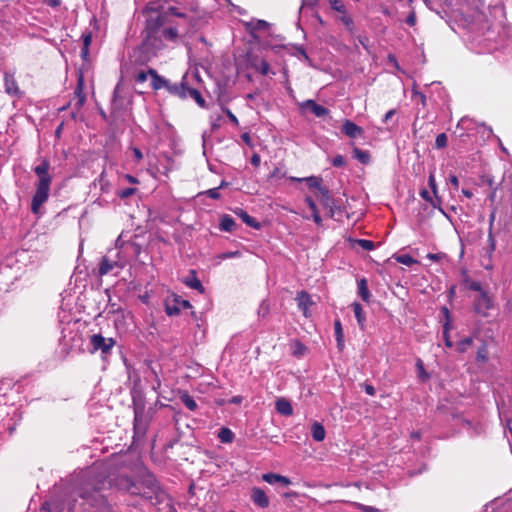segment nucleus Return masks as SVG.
I'll list each match as a JSON object with an SVG mask.
<instances>
[{
    "label": "nucleus",
    "mask_w": 512,
    "mask_h": 512,
    "mask_svg": "<svg viewBox=\"0 0 512 512\" xmlns=\"http://www.w3.org/2000/svg\"><path fill=\"white\" fill-rule=\"evenodd\" d=\"M452 8L450 28L477 54L492 53L512 44V26L502 1L483 6V0H447Z\"/></svg>",
    "instance_id": "nucleus-1"
},
{
    "label": "nucleus",
    "mask_w": 512,
    "mask_h": 512,
    "mask_svg": "<svg viewBox=\"0 0 512 512\" xmlns=\"http://www.w3.org/2000/svg\"><path fill=\"white\" fill-rule=\"evenodd\" d=\"M129 472L119 473L110 480V485L131 495L146 496L144 488L156 493L159 487L154 476L140 462L131 466Z\"/></svg>",
    "instance_id": "nucleus-2"
},
{
    "label": "nucleus",
    "mask_w": 512,
    "mask_h": 512,
    "mask_svg": "<svg viewBox=\"0 0 512 512\" xmlns=\"http://www.w3.org/2000/svg\"><path fill=\"white\" fill-rule=\"evenodd\" d=\"M71 482L72 493L91 507H98L104 503V497L100 492L105 482L103 478L96 475L94 468H88L74 475Z\"/></svg>",
    "instance_id": "nucleus-3"
},
{
    "label": "nucleus",
    "mask_w": 512,
    "mask_h": 512,
    "mask_svg": "<svg viewBox=\"0 0 512 512\" xmlns=\"http://www.w3.org/2000/svg\"><path fill=\"white\" fill-rule=\"evenodd\" d=\"M50 163L47 159H42L40 164L33 168L38 177L36 191L31 201V211L37 215L40 213L41 206L48 200L52 176L49 174Z\"/></svg>",
    "instance_id": "nucleus-4"
},
{
    "label": "nucleus",
    "mask_w": 512,
    "mask_h": 512,
    "mask_svg": "<svg viewBox=\"0 0 512 512\" xmlns=\"http://www.w3.org/2000/svg\"><path fill=\"white\" fill-rule=\"evenodd\" d=\"M111 254H114L118 266L122 269L132 260L138 257L141 252V247L133 241H126L120 235L115 241V246L109 249Z\"/></svg>",
    "instance_id": "nucleus-5"
},
{
    "label": "nucleus",
    "mask_w": 512,
    "mask_h": 512,
    "mask_svg": "<svg viewBox=\"0 0 512 512\" xmlns=\"http://www.w3.org/2000/svg\"><path fill=\"white\" fill-rule=\"evenodd\" d=\"M116 341L111 337H104L101 334H93L90 337L91 353L100 352L103 359L111 354Z\"/></svg>",
    "instance_id": "nucleus-6"
},
{
    "label": "nucleus",
    "mask_w": 512,
    "mask_h": 512,
    "mask_svg": "<svg viewBox=\"0 0 512 512\" xmlns=\"http://www.w3.org/2000/svg\"><path fill=\"white\" fill-rule=\"evenodd\" d=\"M495 306L493 298L489 295L488 292L477 294L473 298V310L476 314L481 317H489V311L493 309Z\"/></svg>",
    "instance_id": "nucleus-7"
},
{
    "label": "nucleus",
    "mask_w": 512,
    "mask_h": 512,
    "mask_svg": "<svg viewBox=\"0 0 512 512\" xmlns=\"http://www.w3.org/2000/svg\"><path fill=\"white\" fill-rule=\"evenodd\" d=\"M115 258L117 257L114 254H111L109 250L107 251L106 255L101 258L98 268V274L100 276H105L108 274L117 275L122 270V267L118 266L116 263Z\"/></svg>",
    "instance_id": "nucleus-8"
},
{
    "label": "nucleus",
    "mask_w": 512,
    "mask_h": 512,
    "mask_svg": "<svg viewBox=\"0 0 512 512\" xmlns=\"http://www.w3.org/2000/svg\"><path fill=\"white\" fill-rule=\"evenodd\" d=\"M134 436H133V444L139 445L138 440L142 438L147 430V422L144 417L143 411L139 408L134 409Z\"/></svg>",
    "instance_id": "nucleus-9"
},
{
    "label": "nucleus",
    "mask_w": 512,
    "mask_h": 512,
    "mask_svg": "<svg viewBox=\"0 0 512 512\" xmlns=\"http://www.w3.org/2000/svg\"><path fill=\"white\" fill-rule=\"evenodd\" d=\"M16 71L6 70L3 76L4 90L5 92L12 97H19L21 95V91L17 84L15 78Z\"/></svg>",
    "instance_id": "nucleus-10"
},
{
    "label": "nucleus",
    "mask_w": 512,
    "mask_h": 512,
    "mask_svg": "<svg viewBox=\"0 0 512 512\" xmlns=\"http://www.w3.org/2000/svg\"><path fill=\"white\" fill-rule=\"evenodd\" d=\"M297 306L303 315L308 318L311 316L310 308L314 305L311 296L304 290H301L296 295Z\"/></svg>",
    "instance_id": "nucleus-11"
},
{
    "label": "nucleus",
    "mask_w": 512,
    "mask_h": 512,
    "mask_svg": "<svg viewBox=\"0 0 512 512\" xmlns=\"http://www.w3.org/2000/svg\"><path fill=\"white\" fill-rule=\"evenodd\" d=\"M289 180L293 182H306L309 187L319 189L324 197L329 198V191L321 186L322 179L320 177L309 176L299 178L291 176Z\"/></svg>",
    "instance_id": "nucleus-12"
},
{
    "label": "nucleus",
    "mask_w": 512,
    "mask_h": 512,
    "mask_svg": "<svg viewBox=\"0 0 512 512\" xmlns=\"http://www.w3.org/2000/svg\"><path fill=\"white\" fill-rule=\"evenodd\" d=\"M302 111L309 109L316 117H324L329 114V109L317 104L314 100L308 99L299 104Z\"/></svg>",
    "instance_id": "nucleus-13"
},
{
    "label": "nucleus",
    "mask_w": 512,
    "mask_h": 512,
    "mask_svg": "<svg viewBox=\"0 0 512 512\" xmlns=\"http://www.w3.org/2000/svg\"><path fill=\"white\" fill-rule=\"evenodd\" d=\"M455 421L457 425H460L463 429H465L468 432L478 434L482 431V425L480 424V422L470 420L463 415L455 416Z\"/></svg>",
    "instance_id": "nucleus-14"
},
{
    "label": "nucleus",
    "mask_w": 512,
    "mask_h": 512,
    "mask_svg": "<svg viewBox=\"0 0 512 512\" xmlns=\"http://www.w3.org/2000/svg\"><path fill=\"white\" fill-rule=\"evenodd\" d=\"M189 77L190 75L188 73H186L183 78H182V81L180 84L178 83H170L168 81V86H166L165 88L172 94L174 95H177L179 96L180 98H184L185 99V93L187 91V88H188V84H189Z\"/></svg>",
    "instance_id": "nucleus-15"
},
{
    "label": "nucleus",
    "mask_w": 512,
    "mask_h": 512,
    "mask_svg": "<svg viewBox=\"0 0 512 512\" xmlns=\"http://www.w3.org/2000/svg\"><path fill=\"white\" fill-rule=\"evenodd\" d=\"M251 500L253 503L260 508H267L270 504V500L266 495L265 491L261 488L254 487L251 490Z\"/></svg>",
    "instance_id": "nucleus-16"
},
{
    "label": "nucleus",
    "mask_w": 512,
    "mask_h": 512,
    "mask_svg": "<svg viewBox=\"0 0 512 512\" xmlns=\"http://www.w3.org/2000/svg\"><path fill=\"white\" fill-rule=\"evenodd\" d=\"M342 132L349 138H357L363 134V129L353 121L346 119L342 125Z\"/></svg>",
    "instance_id": "nucleus-17"
},
{
    "label": "nucleus",
    "mask_w": 512,
    "mask_h": 512,
    "mask_svg": "<svg viewBox=\"0 0 512 512\" xmlns=\"http://www.w3.org/2000/svg\"><path fill=\"white\" fill-rule=\"evenodd\" d=\"M183 283L194 290H197L199 293L203 294L205 289L202 285L201 281L197 278L195 270H191L189 275L184 278Z\"/></svg>",
    "instance_id": "nucleus-18"
},
{
    "label": "nucleus",
    "mask_w": 512,
    "mask_h": 512,
    "mask_svg": "<svg viewBox=\"0 0 512 512\" xmlns=\"http://www.w3.org/2000/svg\"><path fill=\"white\" fill-rule=\"evenodd\" d=\"M486 512H512V500H506L501 502L493 501L492 503L486 505Z\"/></svg>",
    "instance_id": "nucleus-19"
},
{
    "label": "nucleus",
    "mask_w": 512,
    "mask_h": 512,
    "mask_svg": "<svg viewBox=\"0 0 512 512\" xmlns=\"http://www.w3.org/2000/svg\"><path fill=\"white\" fill-rule=\"evenodd\" d=\"M262 479L271 485L279 483L282 486H289L291 484V480L288 477H285V476H282L279 474H275V473L263 474Z\"/></svg>",
    "instance_id": "nucleus-20"
},
{
    "label": "nucleus",
    "mask_w": 512,
    "mask_h": 512,
    "mask_svg": "<svg viewBox=\"0 0 512 512\" xmlns=\"http://www.w3.org/2000/svg\"><path fill=\"white\" fill-rule=\"evenodd\" d=\"M276 411L283 416H291L293 414V407L286 398H278L275 402Z\"/></svg>",
    "instance_id": "nucleus-21"
},
{
    "label": "nucleus",
    "mask_w": 512,
    "mask_h": 512,
    "mask_svg": "<svg viewBox=\"0 0 512 512\" xmlns=\"http://www.w3.org/2000/svg\"><path fill=\"white\" fill-rule=\"evenodd\" d=\"M149 74L151 77V86L155 90H159L168 86V80L159 76L154 69H149Z\"/></svg>",
    "instance_id": "nucleus-22"
},
{
    "label": "nucleus",
    "mask_w": 512,
    "mask_h": 512,
    "mask_svg": "<svg viewBox=\"0 0 512 512\" xmlns=\"http://www.w3.org/2000/svg\"><path fill=\"white\" fill-rule=\"evenodd\" d=\"M137 450H120L118 453L113 455L115 461H132L134 459H138L139 455L136 453Z\"/></svg>",
    "instance_id": "nucleus-23"
},
{
    "label": "nucleus",
    "mask_w": 512,
    "mask_h": 512,
    "mask_svg": "<svg viewBox=\"0 0 512 512\" xmlns=\"http://www.w3.org/2000/svg\"><path fill=\"white\" fill-rule=\"evenodd\" d=\"M357 292L364 302H370L371 294L368 289L367 280L365 278H362L357 282Z\"/></svg>",
    "instance_id": "nucleus-24"
},
{
    "label": "nucleus",
    "mask_w": 512,
    "mask_h": 512,
    "mask_svg": "<svg viewBox=\"0 0 512 512\" xmlns=\"http://www.w3.org/2000/svg\"><path fill=\"white\" fill-rule=\"evenodd\" d=\"M235 214L241 218V220L248 226L252 227V228H255V229H259L260 228V224L256 221V219H254L253 217H251L246 211H244L243 209L241 208H237L235 211Z\"/></svg>",
    "instance_id": "nucleus-25"
},
{
    "label": "nucleus",
    "mask_w": 512,
    "mask_h": 512,
    "mask_svg": "<svg viewBox=\"0 0 512 512\" xmlns=\"http://www.w3.org/2000/svg\"><path fill=\"white\" fill-rule=\"evenodd\" d=\"M251 66L262 75H268L271 72L269 63L264 59H253Z\"/></svg>",
    "instance_id": "nucleus-26"
},
{
    "label": "nucleus",
    "mask_w": 512,
    "mask_h": 512,
    "mask_svg": "<svg viewBox=\"0 0 512 512\" xmlns=\"http://www.w3.org/2000/svg\"><path fill=\"white\" fill-rule=\"evenodd\" d=\"M325 429L319 422H314L311 426V435L314 440L322 441L325 438Z\"/></svg>",
    "instance_id": "nucleus-27"
},
{
    "label": "nucleus",
    "mask_w": 512,
    "mask_h": 512,
    "mask_svg": "<svg viewBox=\"0 0 512 512\" xmlns=\"http://www.w3.org/2000/svg\"><path fill=\"white\" fill-rule=\"evenodd\" d=\"M219 226L222 231L232 232L236 226V223L230 215H223Z\"/></svg>",
    "instance_id": "nucleus-28"
},
{
    "label": "nucleus",
    "mask_w": 512,
    "mask_h": 512,
    "mask_svg": "<svg viewBox=\"0 0 512 512\" xmlns=\"http://www.w3.org/2000/svg\"><path fill=\"white\" fill-rule=\"evenodd\" d=\"M185 98H192L194 99L198 105L201 107L204 106L205 100L203 99L201 93L198 89L188 86L187 91L185 93Z\"/></svg>",
    "instance_id": "nucleus-29"
},
{
    "label": "nucleus",
    "mask_w": 512,
    "mask_h": 512,
    "mask_svg": "<svg viewBox=\"0 0 512 512\" xmlns=\"http://www.w3.org/2000/svg\"><path fill=\"white\" fill-rule=\"evenodd\" d=\"M352 307H353L354 315L357 319V322H358L360 328L363 329L364 325H365V320H366L363 308H362L361 304L358 302H354L352 304Z\"/></svg>",
    "instance_id": "nucleus-30"
},
{
    "label": "nucleus",
    "mask_w": 512,
    "mask_h": 512,
    "mask_svg": "<svg viewBox=\"0 0 512 512\" xmlns=\"http://www.w3.org/2000/svg\"><path fill=\"white\" fill-rule=\"evenodd\" d=\"M161 37L170 42H176L178 39V31L174 27L164 28L160 31Z\"/></svg>",
    "instance_id": "nucleus-31"
},
{
    "label": "nucleus",
    "mask_w": 512,
    "mask_h": 512,
    "mask_svg": "<svg viewBox=\"0 0 512 512\" xmlns=\"http://www.w3.org/2000/svg\"><path fill=\"white\" fill-rule=\"evenodd\" d=\"M219 440L224 444H229L234 439V433L227 427H222L218 432Z\"/></svg>",
    "instance_id": "nucleus-32"
},
{
    "label": "nucleus",
    "mask_w": 512,
    "mask_h": 512,
    "mask_svg": "<svg viewBox=\"0 0 512 512\" xmlns=\"http://www.w3.org/2000/svg\"><path fill=\"white\" fill-rule=\"evenodd\" d=\"M353 157L362 164H368L370 162V154L366 150L355 147L353 149Z\"/></svg>",
    "instance_id": "nucleus-33"
},
{
    "label": "nucleus",
    "mask_w": 512,
    "mask_h": 512,
    "mask_svg": "<svg viewBox=\"0 0 512 512\" xmlns=\"http://www.w3.org/2000/svg\"><path fill=\"white\" fill-rule=\"evenodd\" d=\"M180 400L190 411H195L198 408L196 401L188 394V392H183L180 395Z\"/></svg>",
    "instance_id": "nucleus-34"
},
{
    "label": "nucleus",
    "mask_w": 512,
    "mask_h": 512,
    "mask_svg": "<svg viewBox=\"0 0 512 512\" xmlns=\"http://www.w3.org/2000/svg\"><path fill=\"white\" fill-rule=\"evenodd\" d=\"M338 20L347 28V30L350 33H352V34L354 33L355 26H354V21L351 16H349L346 12H344L338 17Z\"/></svg>",
    "instance_id": "nucleus-35"
},
{
    "label": "nucleus",
    "mask_w": 512,
    "mask_h": 512,
    "mask_svg": "<svg viewBox=\"0 0 512 512\" xmlns=\"http://www.w3.org/2000/svg\"><path fill=\"white\" fill-rule=\"evenodd\" d=\"M334 330H335V336H336L338 347L340 349H342L343 346H344L343 330H342L341 322L339 320L335 321V323H334Z\"/></svg>",
    "instance_id": "nucleus-36"
},
{
    "label": "nucleus",
    "mask_w": 512,
    "mask_h": 512,
    "mask_svg": "<svg viewBox=\"0 0 512 512\" xmlns=\"http://www.w3.org/2000/svg\"><path fill=\"white\" fill-rule=\"evenodd\" d=\"M394 258L398 263L406 265V266H411L413 264L418 263V261L416 259H414L412 256H410L408 254L395 255Z\"/></svg>",
    "instance_id": "nucleus-37"
},
{
    "label": "nucleus",
    "mask_w": 512,
    "mask_h": 512,
    "mask_svg": "<svg viewBox=\"0 0 512 512\" xmlns=\"http://www.w3.org/2000/svg\"><path fill=\"white\" fill-rule=\"evenodd\" d=\"M473 120L468 117H463L459 120L457 124V129H461L464 132H469L473 129Z\"/></svg>",
    "instance_id": "nucleus-38"
},
{
    "label": "nucleus",
    "mask_w": 512,
    "mask_h": 512,
    "mask_svg": "<svg viewBox=\"0 0 512 512\" xmlns=\"http://www.w3.org/2000/svg\"><path fill=\"white\" fill-rule=\"evenodd\" d=\"M416 368H417L418 377L422 382H425L430 378V375L426 372V370L424 368L423 361L421 359H418L416 361Z\"/></svg>",
    "instance_id": "nucleus-39"
},
{
    "label": "nucleus",
    "mask_w": 512,
    "mask_h": 512,
    "mask_svg": "<svg viewBox=\"0 0 512 512\" xmlns=\"http://www.w3.org/2000/svg\"><path fill=\"white\" fill-rule=\"evenodd\" d=\"M473 338L472 337H465L461 339L457 344V349L459 352H465L467 349L472 345Z\"/></svg>",
    "instance_id": "nucleus-40"
},
{
    "label": "nucleus",
    "mask_w": 512,
    "mask_h": 512,
    "mask_svg": "<svg viewBox=\"0 0 512 512\" xmlns=\"http://www.w3.org/2000/svg\"><path fill=\"white\" fill-rule=\"evenodd\" d=\"M165 311H166L167 315L174 316V315H178L181 312V307H179L176 302H174L173 304L170 302H167L166 306H165Z\"/></svg>",
    "instance_id": "nucleus-41"
},
{
    "label": "nucleus",
    "mask_w": 512,
    "mask_h": 512,
    "mask_svg": "<svg viewBox=\"0 0 512 512\" xmlns=\"http://www.w3.org/2000/svg\"><path fill=\"white\" fill-rule=\"evenodd\" d=\"M92 37L90 34L83 36V47L81 50V55L83 58H86L89 54V45L91 43Z\"/></svg>",
    "instance_id": "nucleus-42"
},
{
    "label": "nucleus",
    "mask_w": 512,
    "mask_h": 512,
    "mask_svg": "<svg viewBox=\"0 0 512 512\" xmlns=\"http://www.w3.org/2000/svg\"><path fill=\"white\" fill-rule=\"evenodd\" d=\"M488 255L489 257H491V255L493 254V252L495 251L496 249V241L494 239V235H493V231H491V229H488Z\"/></svg>",
    "instance_id": "nucleus-43"
},
{
    "label": "nucleus",
    "mask_w": 512,
    "mask_h": 512,
    "mask_svg": "<svg viewBox=\"0 0 512 512\" xmlns=\"http://www.w3.org/2000/svg\"><path fill=\"white\" fill-rule=\"evenodd\" d=\"M447 143H448V138L445 133H440L439 135H437L436 140H435V147L437 149L445 148L447 146Z\"/></svg>",
    "instance_id": "nucleus-44"
},
{
    "label": "nucleus",
    "mask_w": 512,
    "mask_h": 512,
    "mask_svg": "<svg viewBox=\"0 0 512 512\" xmlns=\"http://www.w3.org/2000/svg\"><path fill=\"white\" fill-rule=\"evenodd\" d=\"M477 361L485 362L488 359V351L485 344H483L481 347L478 348L477 355H476Z\"/></svg>",
    "instance_id": "nucleus-45"
},
{
    "label": "nucleus",
    "mask_w": 512,
    "mask_h": 512,
    "mask_svg": "<svg viewBox=\"0 0 512 512\" xmlns=\"http://www.w3.org/2000/svg\"><path fill=\"white\" fill-rule=\"evenodd\" d=\"M449 321H447L443 328V338H444V341H445V345L448 347V348H451L453 346V343L452 341L450 340V337H449Z\"/></svg>",
    "instance_id": "nucleus-46"
},
{
    "label": "nucleus",
    "mask_w": 512,
    "mask_h": 512,
    "mask_svg": "<svg viewBox=\"0 0 512 512\" xmlns=\"http://www.w3.org/2000/svg\"><path fill=\"white\" fill-rule=\"evenodd\" d=\"M286 177V171L283 170L282 168H279V167H276L270 174L269 178L270 179H282Z\"/></svg>",
    "instance_id": "nucleus-47"
},
{
    "label": "nucleus",
    "mask_w": 512,
    "mask_h": 512,
    "mask_svg": "<svg viewBox=\"0 0 512 512\" xmlns=\"http://www.w3.org/2000/svg\"><path fill=\"white\" fill-rule=\"evenodd\" d=\"M222 116L221 115H211L210 122L213 130L219 129L222 125Z\"/></svg>",
    "instance_id": "nucleus-48"
},
{
    "label": "nucleus",
    "mask_w": 512,
    "mask_h": 512,
    "mask_svg": "<svg viewBox=\"0 0 512 512\" xmlns=\"http://www.w3.org/2000/svg\"><path fill=\"white\" fill-rule=\"evenodd\" d=\"M136 192V189L135 188H132V187H128V188H125V189H122L118 192V196L121 198V199H126L130 196H132L134 193Z\"/></svg>",
    "instance_id": "nucleus-49"
},
{
    "label": "nucleus",
    "mask_w": 512,
    "mask_h": 512,
    "mask_svg": "<svg viewBox=\"0 0 512 512\" xmlns=\"http://www.w3.org/2000/svg\"><path fill=\"white\" fill-rule=\"evenodd\" d=\"M469 289L472 290V291H475L477 292L478 294H482V293H486L487 291L485 289H483L482 285L480 282H477V281H472L469 285H468Z\"/></svg>",
    "instance_id": "nucleus-50"
},
{
    "label": "nucleus",
    "mask_w": 512,
    "mask_h": 512,
    "mask_svg": "<svg viewBox=\"0 0 512 512\" xmlns=\"http://www.w3.org/2000/svg\"><path fill=\"white\" fill-rule=\"evenodd\" d=\"M241 253L240 251H229V252H224L222 254H220L218 256V258L220 260H225V259H229V258H237V257H240Z\"/></svg>",
    "instance_id": "nucleus-51"
},
{
    "label": "nucleus",
    "mask_w": 512,
    "mask_h": 512,
    "mask_svg": "<svg viewBox=\"0 0 512 512\" xmlns=\"http://www.w3.org/2000/svg\"><path fill=\"white\" fill-rule=\"evenodd\" d=\"M331 7H332V9L338 11L341 14L346 12L345 5L339 0H332Z\"/></svg>",
    "instance_id": "nucleus-52"
},
{
    "label": "nucleus",
    "mask_w": 512,
    "mask_h": 512,
    "mask_svg": "<svg viewBox=\"0 0 512 512\" xmlns=\"http://www.w3.org/2000/svg\"><path fill=\"white\" fill-rule=\"evenodd\" d=\"M358 244L367 251H371L374 249V243L367 239H359Z\"/></svg>",
    "instance_id": "nucleus-53"
},
{
    "label": "nucleus",
    "mask_w": 512,
    "mask_h": 512,
    "mask_svg": "<svg viewBox=\"0 0 512 512\" xmlns=\"http://www.w3.org/2000/svg\"><path fill=\"white\" fill-rule=\"evenodd\" d=\"M412 97L418 98L423 106L426 105V96L422 92L418 91L415 87L412 89Z\"/></svg>",
    "instance_id": "nucleus-54"
},
{
    "label": "nucleus",
    "mask_w": 512,
    "mask_h": 512,
    "mask_svg": "<svg viewBox=\"0 0 512 512\" xmlns=\"http://www.w3.org/2000/svg\"><path fill=\"white\" fill-rule=\"evenodd\" d=\"M222 110L234 126H239L237 117L228 108L223 107Z\"/></svg>",
    "instance_id": "nucleus-55"
},
{
    "label": "nucleus",
    "mask_w": 512,
    "mask_h": 512,
    "mask_svg": "<svg viewBox=\"0 0 512 512\" xmlns=\"http://www.w3.org/2000/svg\"><path fill=\"white\" fill-rule=\"evenodd\" d=\"M345 163V158L342 155H336L332 160V165L334 167H343Z\"/></svg>",
    "instance_id": "nucleus-56"
},
{
    "label": "nucleus",
    "mask_w": 512,
    "mask_h": 512,
    "mask_svg": "<svg viewBox=\"0 0 512 512\" xmlns=\"http://www.w3.org/2000/svg\"><path fill=\"white\" fill-rule=\"evenodd\" d=\"M173 302H176L178 304L179 307H181V310L182 309H188V308H191V304L189 301L187 300H183V299H180L178 297H175Z\"/></svg>",
    "instance_id": "nucleus-57"
},
{
    "label": "nucleus",
    "mask_w": 512,
    "mask_h": 512,
    "mask_svg": "<svg viewBox=\"0 0 512 512\" xmlns=\"http://www.w3.org/2000/svg\"><path fill=\"white\" fill-rule=\"evenodd\" d=\"M148 76H150L149 70L148 71H140L136 75V81L138 83H144L147 80Z\"/></svg>",
    "instance_id": "nucleus-58"
},
{
    "label": "nucleus",
    "mask_w": 512,
    "mask_h": 512,
    "mask_svg": "<svg viewBox=\"0 0 512 512\" xmlns=\"http://www.w3.org/2000/svg\"><path fill=\"white\" fill-rule=\"evenodd\" d=\"M212 199H219L221 197L219 188H212L205 192Z\"/></svg>",
    "instance_id": "nucleus-59"
},
{
    "label": "nucleus",
    "mask_w": 512,
    "mask_h": 512,
    "mask_svg": "<svg viewBox=\"0 0 512 512\" xmlns=\"http://www.w3.org/2000/svg\"><path fill=\"white\" fill-rule=\"evenodd\" d=\"M269 312V304L267 301H262L258 310V313L261 314L263 317L268 314Z\"/></svg>",
    "instance_id": "nucleus-60"
},
{
    "label": "nucleus",
    "mask_w": 512,
    "mask_h": 512,
    "mask_svg": "<svg viewBox=\"0 0 512 512\" xmlns=\"http://www.w3.org/2000/svg\"><path fill=\"white\" fill-rule=\"evenodd\" d=\"M428 184H429V187L431 188V190L433 191L434 195H436L437 194V185H436V180H435V177L433 174L429 175Z\"/></svg>",
    "instance_id": "nucleus-61"
},
{
    "label": "nucleus",
    "mask_w": 512,
    "mask_h": 512,
    "mask_svg": "<svg viewBox=\"0 0 512 512\" xmlns=\"http://www.w3.org/2000/svg\"><path fill=\"white\" fill-rule=\"evenodd\" d=\"M319 0H302V5L300 7V11L304 8H311L317 5Z\"/></svg>",
    "instance_id": "nucleus-62"
},
{
    "label": "nucleus",
    "mask_w": 512,
    "mask_h": 512,
    "mask_svg": "<svg viewBox=\"0 0 512 512\" xmlns=\"http://www.w3.org/2000/svg\"><path fill=\"white\" fill-rule=\"evenodd\" d=\"M166 13L169 14V15L177 16V17H184L185 16L184 13L180 12L178 10V8H176V7H169L167 9Z\"/></svg>",
    "instance_id": "nucleus-63"
},
{
    "label": "nucleus",
    "mask_w": 512,
    "mask_h": 512,
    "mask_svg": "<svg viewBox=\"0 0 512 512\" xmlns=\"http://www.w3.org/2000/svg\"><path fill=\"white\" fill-rule=\"evenodd\" d=\"M261 163V157L259 154L257 153H254L252 156H251V164L255 167H258Z\"/></svg>",
    "instance_id": "nucleus-64"
}]
</instances>
